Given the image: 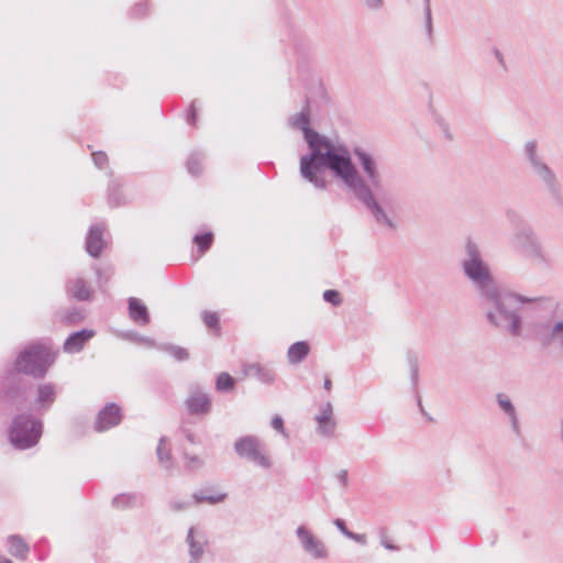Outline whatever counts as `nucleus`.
<instances>
[{"instance_id": "nucleus-1", "label": "nucleus", "mask_w": 563, "mask_h": 563, "mask_svg": "<svg viewBox=\"0 0 563 563\" xmlns=\"http://www.w3.org/2000/svg\"><path fill=\"white\" fill-rule=\"evenodd\" d=\"M330 97L321 80L310 84L300 112L290 117L289 125L302 132L308 152L299 161L300 176L318 189H327L328 180L322 174L329 170L334 178L341 180L353 196L369 211L378 224L395 229V222L377 202L369 186L361 177L352 161V153L343 143H335L324 134L311 128L312 110L328 107Z\"/></svg>"}, {"instance_id": "nucleus-2", "label": "nucleus", "mask_w": 563, "mask_h": 563, "mask_svg": "<svg viewBox=\"0 0 563 563\" xmlns=\"http://www.w3.org/2000/svg\"><path fill=\"white\" fill-rule=\"evenodd\" d=\"M56 353L42 343L25 345L14 361L7 363L0 372V417L31 409L34 383L30 379H44L55 363Z\"/></svg>"}, {"instance_id": "nucleus-3", "label": "nucleus", "mask_w": 563, "mask_h": 563, "mask_svg": "<svg viewBox=\"0 0 563 563\" xmlns=\"http://www.w3.org/2000/svg\"><path fill=\"white\" fill-rule=\"evenodd\" d=\"M477 291L482 303L486 306L487 322L512 336L521 335L523 329L522 305L533 302L536 299L501 290L495 280L484 288H478Z\"/></svg>"}, {"instance_id": "nucleus-4", "label": "nucleus", "mask_w": 563, "mask_h": 563, "mask_svg": "<svg viewBox=\"0 0 563 563\" xmlns=\"http://www.w3.org/2000/svg\"><path fill=\"white\" fill-rule=\"evenodd\" d=\"M8 427L9 443L20 451H25L38 444L44 433L43 420L31 409L14 412Z\"/></svg>"}, {"instance_id": "nucleus-5", "label": "nucleus", "mask_w": 563, "mask_h": 563, "mask_svg": "<svg viewBox=\"0 0 563 563\" xmlns=\"http://www.w3.org/2000/svg\"><path fill=\"white\" fill-rule=\"evenodd\" d=\"M506 218L511 224L525 255L541 264L550 265V260L531 224L514 209L506 210Z\"/></svg>"}, {"instance_id": "nucleus-6", "label": "nucleus", "mask_w": 563, "mask_h": 563, "mask_svg": "<svg viewBox=\"0 0 563 563\" xmlns=\"http://www.w3.org/2000/svg\"><path fill=\"white\" fill-rule=\"evenodd\" d=\"M465 253L467 258L462 261L463 273L475 288H484L487 284L493 283L495 279L489 266L483 260L477 244L471 238L466 240Z\"/></svg>"}, {"instance_id": "nucleus-7", "label": "nucleus", "mask_w": 563, "mask_h": 563, "mask_svg": "<svg viewBox=\"0 0 563 563\" xmlns=\"http://www.w3.org/2000/svg\"><path fill=\"white\" fill-rule=\"evenodd\" d=\"M537 142L528 141L525 145V154L534 173L547 185L552 198L558 206L563 207V196L561 194L560 184L558 183L554 172L545 164L537 154Z\"/></svg>"}, {"instance_id": "nucleus-8", "label": "nucleus", "mask_w": 563, "mask_h": 563, "mask_svg": "<svg viewBox=\"0 0 563 563\" xmlns=\"http://www.w3.org/2000/svg\"><path fill=\"white\" fill-rule=\"evenodd\" d=\"M234 451L241 457L261 467L271 468L272 461L261 451L260 440L255 435H244L234 442Z\"/></svg>"}, {"instance_id": "nucleus-9", "label": "nucleus", "mask_w": 563, "mask_h": 563, "mask_svg": "<svg viewBox=\"0 0 563 563\" xmlns=\"http://www.w3.org/2000/svg\"><path fill=\"white\" fill-rule=\"evenodd\" d=\"M352 153L356 157L360 167L366 176L367 180L362 175L361 177L369 186L374 199L378 202L375 197L374 189H379L382 187V176L378 170L375 157L361 146H354Z\"/></svg>"}, {"instance_id": "nucleus-10", "label": "nucleus", "mask_w": 563, "mask_h": 563, "mask_svg": "<svg viewBox=\"0 0 563 563\" xmlns=\"http://www.w3.org/2000/svg\"><path fill=\"white\" fill-rule=\"evenodd\" d=\"M33 395L31 410L33 409L37 416H43L54 406L58 396V386L53 382L34 384Z\"/></svg>"}, {"instance_id": "nucleus-11", "label": "nucleus", "mask_w": 563, "mask_h": 563, "mask_svg": "<svg viewBox=\"0 0 563 563\" xmlns=\"http://www.w3.org/2000/svg\"><path fill=\"white\" fill-rule=\"evenodd\" d=\"M123 419V411L119 404L108 402L97 413L93 429L97 432H104L121 423Z\"/></svg>"}, {"instance_id": "nucleus-12", "label": "nucleus", "mask_w": 563, "mask_h": 563, "mask_svg": "<svg viewBox=\"0 0 563 563\" xmlns=\"http://www.w3.org/2000/svg\"><path fill=\"white\" fill-rule=\"evenodd\" d=\"M296 536L306 553L316 560L328 559L329 552L324 543L314 537L307 527L299 526L296 529Z\"/></svg>"}, {"instance_id": "nucleus-13", "label": "nucleus", "mask_w": 563, "mask_h": 563, "mask_svg": "<svg viewBox=\"0 0 563 563\" xmlns=\"http://www.w3.org/2000/svg\"><path fill=\"white\" fill-rule=\"evenodd\" d=\"M186 543L188 544L189 563H200L206 548L209 544L203 531H198L196 527H190L187 531Z\"/></svg>"}, {"instance_id": "nucleus-14", "label": "nucleus", "mask_w": 563, "mask_h": 563, "mask_svg": "<svg viewBox=\"0 0 563 563\" xmlns=\"http://www.w3.org/2000/svg\"><path fill=\"white\" fill-rule=\"evenodd\" d=\"M104 227L101 224H91L85 239V251L92 258H99L107 247L103 239Z\"/></svg>"}, {"instance_id": "nucleus-15", "label": "nucleus", "mask_w": 563, "mask_h": 563, "mask_svg": "<svg viewBox=\"0 0 563 563\" xmlns=\"http://www.w3.org/2000/svg\"><path fill=\"white\" fill-rule=\"evenodd\" d=\"M96 332L92 329H80L68 334L63 344V350L66 353L80 352L86 343L95 336Z\"/></svg>"}, {"instance_id": "nucleus-16", "label": "nucleus", "mask_w": 563, "mask_h": 563, "mask_svg": "<svg viewBox=\"0 0 563 563\" xmlns=\"http://www.w3.org/2000/svg\"><path fill=\"white\" fill-rule=\"evenodd\" d=\"M128 316L135 324L145 327L151 322V314L146 305L137 297H129Z\"/></svg>"}, {"instance_id": "nucleus-17", "label": "nucleus", "mask_w": 563, "mask_h": 563, "mask_svg": "<svg viewBox=\"0 0 563 563\" xmlns=\"http://www.w3.org/2000/svg\"><path fill=\"white\" fill-rule=\"evenodd\" d=\"M124 181L122 178H111L107 187V203L110 208L126 206L129 200L123 192Z\"/></svg>"}, {"instance_id": "nucleus-18", "label": "nucleus", "mask_w": 563, "mask_h": 563, "mask_svg": "<svg viewBox=\"0 0 563 563\" xmlns=\"http://www.w3.org/2000/svg\"><path fill=\"white\" fill-rule=\"evenodd\" d=\"M66 291L78 301H91L93 299L92 288L82 278L68 280Z\"/></svg>"}, {"instance_id": "nucleus-19", "label": "nucleus", "mask_w": 563, "mask_h": 563, "mask_svg": "<svg viewBox=\"0 0 563 563\" xmlns=\"http://www.w3.org/2000/svg\"><path fill=\"white\" fill-rule=\"evenodd\" d=\"M190 415L205 416L211 411V398L203 393L192 394L186 401Z\"/></svg>"}, {"instance_id": "nucleus-20", "label": "nucleus", "mask_w": 563, "mask_h": 563, "mask_svg": "<svg viewBox=\"0 0 563 563\" xmlns=\"http://www.w3.org/2000/svg\"><path fill=\"white\" fill-rule=\"evenodd\" d=\"M244 374L253 376L263 384H273L276 379V373L273 368L264 366L260 363H251L244 365Z\"/></svg>"}, {"instance_id": "nucleus-21", "label": "nucleus", "mask_w": 563, "mask_h": 563, "mask_svg": "<svg viewBox=\"0 0 563 563\" xmlns=\"http://www.w3.org/2000/svg\"><path fill=\"white\" fill-rule=\"evenodd\" d=\"M8 551L16 559L25 560L30 552L29 544L20 534H11L8 537Z\"/></svg>"}, {"instance_id": "nucleus-22", "label": "nucleus", "mask_w": 563, "mask_h": 563, "mask_svg": "<svg viewBox=\"0 0 563 563\" xmlns=\"http://www.w3.org/2000/svg\"><path fill=\"white\" fill-rule=\"evenodd\" d=\"M309 352L310 344L307 341H297L288 347V362L291 364H299L309 355Z\"/></svg>"}, {"instance_id": "nucleus-23", "label": "nucleus", "mask_w": 563, "mask_h": 563, "mask_svg": "<svg viewBox=\"0 0 563 563\" xmlns=\"http://www.w3.org/2000/svg\"><path fill=\"white\" fill-rule=\"evenodd\" d=\"M409 371H410V383L411 388L416 395L418 391V383H419V356L413 350H408L406 353Z\"/></svg>"}, {"instance_id": "nucleus-24", "label": "nucleus", "mask_w": 563, "mask_h": 563, "mask_svg": "<svg viewBox=\"0 0 563 563\" xmlns=\"http://www.w3.org/2000/svg\"><path fill=\"white\" fill-rule=\"evenodd\" d=\"M541 342L543 346L556 342L563 350V318L551 325L550 332L542 338Z\"/></svg>"}, {"instance_id": "nucleus-25", "label": "nucleus", "mask_w": 563, "mask_h": 563, "mask_svg": "<svg viewBox=\"0 0 563 563\" xmlns=\"http://www.w3.org/2000/svg\"><path fill=\"white\" fill-rule=\"evenodd\" d=\"M157 349L168 353L177 362H186L190 358V353L186 347L176 345L174 343H159Z\"/></svg>"}, {"instance_id": "nucleus-26", "label": "nucleus", "mask_w": 563, "mask_h": 563, "mask_svg": "<svg viewBox=\"0 0 563 563\" xmlns=\"http://www.w3.org/2000/svg\"><path fill=\"white\" fill-rule=\"evenodd\" d=\"M213 241L214 235L212 231L199 232L192 238V243L196 245L200 254L208 252L211 249Z\"/></svg>"}, {"instance_id": "nucleus-27", "label": "nucleus", "mask_w": 563, "mask_h": 563, "mask_svg": "<svg viewBox=\"0 0 563 563\" xmlns=\"http://www.w3.org/2000/svg\"><path fill=\"white\" fill-rule=\"evenodd\" d=\"M203 159H205L203 153L198 152V151L190 153V155L188 156V158L186 161L187 172L195 177L200 176L202 174Z\"/></svg>"}, {"instance_id": "nucleus-28", "label": "nucleus", "mask_w": 563, "mask_h": 563, "mask_svg": "<svg viewBox=\"0 0 563 563\" xmlns=\"http://www.w3.org/2000/svg\"><path fill=\"white\" fill-rule=\"evenodd\" d=\"M295 54L298 56V68L305 67L309 63V56L311 53V46L309 43H305L301 40L295 42L294 45Z\"/></svg>"}, {"instance_id": "nucleus-29", "label": "nucleus", "mask_w": 563, "mask_h": 563, "mask_svg": "<svg viewBox=\"0 0 563 563\" xmlns=\"http://www.w3.org/2000/svg\"><path fill=\"white\" fill-rule=\"evenodd\" d=\"M85 318L86 314L81 308L73 307L62 316L60 321L63 324L70 327L79 324Z\"/></svg>"}, {"instance_id": "nucleus-30", "label": "nucleus", "mask_w": 563, "mask_h": 563, "mask_svg": "<svg viewBox=\"0 0 563 563\" xmlns=\"http://www.w3.org/2000/svg\"><path fill=\"white\" fill-rule=\"evenodd\" d=\"M236 380L229 373L222 372L216 378V390L219 393H230L234 390Z\"/></svg>"}, {"instance_id": "nucleus-31", "label": "nucleus", "mask_w": 563, "mask_h": 563, "mask_svg": "<svg viewBox=\"0 0 563 563\" xmlns=\"http://www.w3.org/2000/svg\"><path fill=\"white\" fill-rule=\"evenodd\" d=\"M192 498L196 504L208 503L210 505H216V504L224 501L228 498V494L219 493L216 495L214 494L206 495L203 493V490H199V492H195L192 494Z\"/></svg>"}, {"instance_id": "nucleus-32", "label": "nucleus", "mask_w": 563, "mask_h": 563, "mask_svg": "<svg viewBox=\"0 0 563 563\" xmlns=\"http://www.w3.org/2000/svg\"><path fill=\"white\" fill-rule=\"evenodd\" d=\"M137 495L134 493H122L118 494L112 499V506L117 509H128L135 505Z\"/></svg>"}, {"instance_id": "nucleus-33", "label": "nucleus", "mask_w": 563, "mask_h": 563, "mask_svg": "<svg viewBox=\"0 0 563 563\" xmlns=\"http://www.w3.org/2000/svg\"><path fill=\"white\" fill-rule=\"evenodd\" d=\"M93 269H95L96 277H97L98 288L101 291H106V286L109 283V280L111 279V277L113 276V268L110 266L106 267V268L95 266Z\"/></svg>"}, {"instance_id": "nucleus-34", "label": "nucleus", "mask_w": 563, "mask_h": 563, "mask_svg": "<svg viewBox=\"0 0 563 563\" xmlns=\"http://www.w3.org/2000/svg\"><path fill=\"white\" fill-rule=\"evenodd\" d=\"M496 402L499 409L507 416H514L517 413L516 407L512 404L511 399L505 393H498L496 395Z\"/></svg>"}, {"instance_id": "nucleus-35", "label": "nucleus", "mask_w": 563, "mask_h": 563, "mask_svg": "<svg viewBox=\"0 0 563 563\" xmlns=\"http://www.w3.org/2000/svg\"><path fill=\"white\" fill-rule=\"evenodd\" d=\"M202 320L209 330H211L218 334L220 333V330H221L220 317L217 312L205 310L202 312Z\"/></svg>"}, {"instance_id": "nucleus-36", "label": "nucleus", "mask_w": 563, "mask_h": 563, "mask_svg": "<svg viewBox=\"0 0 563 563\" xmlns=\"http://www.w3.org/2000/svg\"><path fill=\"white\" fill-rule=\"evenodd\" d=\"M166 440H167L166 437H161L157 448H156V455H157L158 461L162 464H164L166 468H168L170 466L169 463L172 461V454H170V450L166 449V446H165Z\"/></svg>"}, {"instance_id": "nucleus-37", "label": "nucleus", "mask_w": 563, "mask_h": 563, "mask_svg": "<svg viewBox=\"0 0 563 563\" xmlns=\"http://www.w3.org/2000/svg\"><path fill=\"white\" fill-rule=\"evenodd\" d=\"M124 338L129 339V340H131V341H133V342H135L137 344H144V345H146L148 347L157 349L158 344H159V343H156V341L153 338L141 335L136 331H128L124 334Z\"/></svg>"}, {"instance_id": "nucleus-38", "label": "nucleus", "mask_w": 563, "mask_h": 563, "mask_svg": "<svg viewBox=\"0 0 563 563\" xmlns=\"http://www.w3.org/2000/svg\"><path fill=\"white\" fill-rule=\"evenodd\" d=\"M150 12V2L148 0H142L136 2L129 11V16L131 19H142L145 18Z\"/></svg>"}, {"instance_id": "nucleus-39", "label": "nucleus", "mask_w": 563, "mask_h": 563, "mask_svg": "<svg viewBox=\"0 0 563 563\" xmlns=\"http://www.w3.org/2000/svg\"><path fill=\"white\" fill-rule=\"evenodd\" d=\"M318 422V432L324 437H331L334 433L336 422L334 419L327 420H317Z\"/></svg>"}, {"instance_id": "nucleus-40", "label": "nucleus", "mask_w": 563, "mask_h": 563, "mask_svg": "<svg viewBox=\"0 0 563 563\" xmlns=\"http://www.w3.org/2000/svg\"><path fill=\"white\" fill-rule=\"evenodd\" d=\"M423 4H424V26H426V32H427L429 41H432V38H433V35H432V33H433V24H432V12H431L430 0H423Z\"/></svg>"}, {"instance_id": "nucleus-41", "label": "nucleus", "mask_w": 563, "mask_h": 563, "mask_svg": "<svg viewBox=\"0 0 563 563\" xmlns=\"http://www.w3.org/2000/svg\"><path fill=\"white\" fill-rule=\"evenodd\" d=\"M322 299L328 302V303H331L333 307H339L341 306L343 299H342V296H341V292L336 289H327L323 291L322 294Z\"/></svg>"}, {"instance_id": "nucleus-42", "label": "nucleus", "mask_w": 563, "mask_h": 563, "mask_svg": "<svg viewBox=\"0 0 563 563\" xmlns=\"http://www.w3.org/2000/svg\"><path fill=\"white\" fill-rule=\"evenodd\" d=\"M34 551L37 555L38 561H44L49 553V544L45 538H42L34 544Z\"/></svg>"}, {"instance_id": "nucleus-43", "label": "nucleus", "mask_w": 563, "mask_h": 563, "mask_svg": "<svg viewBox=\"0 0 563 563\" xmlns=\"http://www.w3.org/2000/svg\"><path fill=\"white\" fill-rule=\"evenodd\" d=\"M378 536L380 538V544L389 551H398L399 547L396 545L391 540L387 537V529L385 527H380L378 529Z\"/></svg>"}, {"instance_id": "nucleus-44", "label": "nucleus", "mask_w": 563, "mask_h": 563, "mask_svg": "<svg viewBox=\"0 0 563 563\" xmlns=\"http://www.w3.org/2000/svg\"><path fill=\"white\" fill-rule=\"evenodd\" d=\"M186 121L188 124L195 126L197 124V121H198V111H197V108H196V100L191 101L189 108H188V112H187V115H186Z\"/></svg>"}, {"instance_id": "nucleus-45", "label": "nucleus", "mask_w": 563, "mask_h": 563, "mask_svg": "<svg viewBox=\"0 0 563 563\" xmlns=\"http://www.w3.org/2000/svg\"><path fill=\"white\" fill-rule=\"evenodd\" d=\"M92 161L98 168H103L108 163V155L103 151H97L91 154Z\"/></svg>"}, {"instance_id": "nucleus-46", "label": "nucleus", "mask_w": 563, "mask_h": 563, "mask_svg": "<svg viewBox=\"0 0 563 563\" xmlns=\"http://www.w3.org/2000/svg\"><path fill=\"white\" fill-rule=\"evenodd\" d=\"M435 122L438 123L439 128L443 132V135L446 140L452 141L453 136L450 132L449 123L440 115H435Z\"/></svg>"}, {"instance_id": "nucleus-47", "label": "nucleus", "mask_w": 563, "mask_h": 563, "mask_svg": "<svg viewBox=\"0 0 563 563\" xmlns=\"http://www.w3.org/2000/svg\"><path fill=\"white\" fill-rule=\"evenodd\" d=\"M333 415V409H332V405L331 402H327L321 412L319 415L316 416V420H327V419H333L332 417Z\"/></svg>"}, {"instance_id": "nucleus-48", "label": "nucleus", "mask_w": 563, "mask_h": 563, "mask_svg": "<svg viewBox=\"0 0 563 563\" xmlns=\"http://www.w3.org/2000/svg\"><path fill=\"white\" fill-rule=\"evenodd\" d=\"M271 424L276 431L286 434L284 419L279 415L273 417Z\"/></svg>"}, {"instance_id": "nucleus-49", "label": "nucleus", "mask_w": 563, "mask_h": 563, "mask_svg": "<svg viewBox=\"0 0 563 563\" xmlns=\"http://www.w3.org/2000/svg\"><path fill=\"white\" fill-rule=\"evenodd\" d=\"M333 525L336 527V529L344 536V537H347L350 536L349 533L351 532V530L347 528L346 526V522L344 519L342 518H336L333 520Z\"/></svg>"}, {"instance_id": "nucleus-50", "label": "nucleus", "mask_w": 563, "mask_h": 563, "mask_svg": "<svg viewBox=\"0 0 563 563\" xmlns=\"http://www.w3.org/2000/svg\"><path fill=\"white\" fill-rule=\"evenodd\" d=\"M184 457L189 461L188 468H197L202 465L201 460L197 455H189L187 452H184Z\"/></svg>"}, {"instance_id": "nucleus-51", "label": "nucleus", "mask_w": 563, "mask_h": 563, "mask_svg": "<svg viewBox=\"0 0 563 563\" xmlns=\"http://www.w3.org/2000/svg\"><path fill=\"white\" fill-rule=\"evenodd\" d=\"M508 418H509V421H510V424H511V430L514 431V433L517 437H521V430H520V423H519L518 415L515 413L514 416H510Z\"/></svg>"}, {"instance_id": "nucleus-52", "label": "nucleus", "mask_w": 563, "mask_h": 563, "mask_svg": "<svg viewBox=\"0 0 563 563\" xmlns=\"http://www.w3.org/2000/svg\"><path fill=\"white\" fill-rule=\"evenodd\" d=\"M189 506H190V503H189V501H176V500H172V501L169 503V508H170L173 511H183V510L187 509Z\"/></svg>"}, {"instance_id": "nucleus-53", "label": "nucleus", "mask_w": 563, "mask_h": 563, "mask_svg": "<svg viewBox=\"0 0 563 563\" xmlns=\"http://www.w3.org/2000/svg\"><path fill=\"white\" fill-rule=\"evenodd\" d=\"M336 479H338V482H339L343 487H346V486H347V482H349V474H347V471H346V470H341V471L336 474Z\"/></svg>"}, {"instance_id": "nucleus-54", "label": "nucleus", "mask_w": 563, "mask_h": 563, "mask_svg": "<svg viewBox=\"0 0 563 563\" xmlns=\"http://www.w3.org/2000/svg\"><path fill=\"white\" fill-rule=\"evenodd\" d=\"M349 534L350 536L346 537L347 539L353 540V541H355L357 543H361V544H365L366 543V536L365 534L355 533L353 531H351Z\"/></svg>"}, {"instance_id": "nucleus-55", "label": "nucleus", "mask_w": 563, "mask_h": 563, "mask_svg": "<svg viewBox=\"0 0 563 563\" xmlns=\"http://www.w3.org/2000/svg\"><path fill=\"white\" fill-rule=\"evenodd\" d=\"M416 397H417V405L419 407L421 415L424 416L429 421H433V418L431 416H429V413L424 410L420 395L418 394V395H416Z\"/></svg>"}, {"instance_id": "nucleus-56", "label": "nucleus", "mask_w": 563, "mask_h": 563, "mask_svg": "<svg viewBox=\"0 0 563 563\" xmlns=\"http://www.w3.org/2000/svg\"><path fill=\"white\" fill-rule=\"evenodd\" d=\"M493 54H494V56L496 57V59L498 60V63H499L503 67H506L505 58H504V55H503V53L500 52V49H498L497 47H493Z\"/></svg>"}, {"instance_id": "nucleus-57", "label": "nucleus", "mask_w": 563, "mask_h": 563, "mask_svg": "<svg viewBox=\"0 0 563 563\" xmlns=\"http://www.w3.org/2000/svg\"><path fill=\"white\" fill-rule=\"evenodd\" d=\"M384 4V1L383 0H367L366 1V5L369 8V9H374V10H377L379 8H382Z\"/></svg>"}, {"instance_id": "nucleus-58", "label": "nucleus", "mask_w": 563, "mask_h": 563, "mask_svg": "<svg viewBox=\"0 0 563 563\" xmlns=\"http://www.w3.org/2000/svg\"><path fill=\"white\" fill-rule=\"evenodd\" d=\"M184 434H185V438L186 440L191 443V444H196L197 443V438L195 435L194 432H191L190 430H184Z\"/></svg>"}, {"instance_id": "nucleus-59", "label": "nucleus", "mask_w": 563, "mask_h": 563, "mask_svg": "<svg viewBox=\"0 0 563 563\" xmlns=\"http://www.w3.org/2000/svg\"><path fill=\"white\" fill-rule=\"evenodd\" d=\"M323 388L327 389V390H331V388H332V380L330 379L329 376L324 377Z\"/></svg>"}, {"instance_id": "nucleus-60", "label": "nucleus", "mask_w": 563, "mask_h": 563, "mask_svg": "<svg viewBox=\"0 0 563 563\" xmlns=\"http://www.w3.org/2000/svg\"><path fill=\"white\" fill-rule=\"evenodd\" d=\"M0 563H13V561L8 558L0 556Z\"/></svg>"}, {"instance_id": "nucleus-61", "label": "nucleus", "mask_w": 563, "mask_h": 563, "mask_svg": "<svg viewBox=\"0 0 563 563\" xmlns=\"http://www.w3.org/2000/svg\"><path fill=\"white\" fill-rule=\"evenodd\" d=\"M561 424H562V430H561V433H560V438L563 441V420L561 421Z\"/></svg>"}]
</instances>
